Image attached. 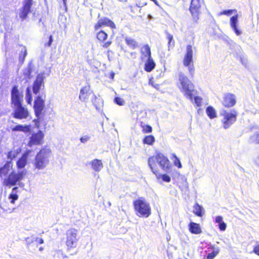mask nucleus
Segmentation results:
<instances>
[{
    "mask_svg": "<svg viewBox=\"0 0 259 259\" xmlns=\"http://www.w3.org/2000/svg\"><path fill=\"white\" fill-rule=\"evenodd\" d=\"M110 52H112L110 50H108V52H107V56H108V58L109 60H110L109 53Z\"/></svg>",
    "mask_w": 259,
    "mask_h": 259,
    "instance_id": "nucleus-60",
    "label": "nucleus"
},
{
    "mask_svg": "<svg viewBox=\"0 0 259 259\" xmlns=\"http://www.w3.org/2000/svg\"><path fill=\"white\" fill-rule=\"evenodd\" d=\"M13 166L12 162L11 161H7L3 166L0 167V178L7 177L10 171L11 168Z\"/></svg>",
    "mask_w": 259,
    "mask_h": 259,
    "instance_id": "nucleus-21",
    "label": "nucleus"
},
{
    "mask_svg": "<svg viewBox=\"0 0 259 259\" xmlns=\"http://www.w3.org/2000/svg\"><path fill=\"white\" fill-rule=\"evenodd\" d=\"M53 41V36L52 35H50L49 37V41H48V42H47L45 44V46L46 47H50L52 44Z\"/></svg>",
    "mask_w": 259,
    "mask_h": 259,
    "instance_id": "nucleus-50",
    "label": "nucleus"
},
{
    "mask_svg": "<svg viewBox=\"0 0 259 259\" xmlns=\"http://www.w3.org/2000/svg\"><path fill=\"white\" fill-rule=\"evenodd\" d=\"M97 96L94 94H92V98H91V101L93 103V104L94 105V106L96 107V109H97V105L96 104V100L97 99Z\"/></svg>",
    "mask_w": 259,
    "mask_h": 259,
    "instance_id": "nucleus-49",
    "label": "nucleus"
},
{
    "mask_svg": "<svg viewBox=\"0 0 259 259\" xmlns=\"http://www.w3.org/2000/svg\"><path fill=\"white\" fill-rule=\"evenodd\" d=\"M236 103V96L235 95L227 93L223 95L222 104L225 107H233Z\"/></svg>",
    "mask_w": 259,
    "mask_h": 259,
    "instance_id": "nucleus-13",
    "label": "nucleus"
},
{
    "mask_svg": "<svg viewBox=\"0 0 259 259\" xmlns=\"http://www.w3.org/2000/svg\"><path fill=\"white\" fill-rule=\"evenodd\" d=\"M195 103L196 104L197 106L199 107L201 105V100L202 99L199 96H195L194 98Z\"/></svg>",
    "mask_w": 259,
    "mask_h": 259,
    "instance_id": "nucleus-48",
    "label": "nucleus"
},
{
    "mask_svg": "<svg viewBox=\"0 0 259 259\" xmlns=\"http://www.w3.org/2000/svg\"><path fill=\"white\" fill-rule=\"evenodd\" d=\"M253 251L255 254L259 255V244L254 247Z\"/></svg>",
    "mask_w": 259,
    "mask_h": 259,
    "instance_id": "nucleus-53",
    "label": "nucleus"
},
{
    "mask_svg": "<svg viewBox=\"0 0 259 259\" xmlns=\"http://www.w3.org/2000/svg\"><path fill=\"white\" fill-rule=\"evenodd\" d=\"M156 161L157 162L156 154L155 156L150 157L148 159V165L154 174L155 171H158L157 169L154 167L156 165Z\"/></svg>",
    "mask_w": 259,
    "mask_h": 259,
    "instance_id": "nucleus-31",
    "label": "nucleus"
},
{
    "mask_svg": "<svg viewBox=\"0 0 259 259\" xmlns=\"http://www.w3.org/2000/svg\"><path fill=\"white\" fill-rule=\"evenodd\" d=\"M103 26H109L111 28H115V25L114 22L106 17L102 18L98 20V22L95 25V30H98Z\"/></svg>",
    "mask_w": 259,
    "mask_h": 259,
    "instance_id": "nucleus-18",
    "label": "nucleus"
},
{
    "mask_svg": "<svg viewBox=\"0 0 259 259\" xmlns=\"http://www.w3.org/2000/svg\"><path fill=\"white\" fill-rule=\"evenodd\" d=\"M166 38L168 39V50H169L170 48H173L175 46V41L173 38V36L169 33L168 32H166Z\"/></svg>",
    "mask_w": 259,
    "mask_h": 259,
    "instance_id": "nucleus-40",
    "label": "nucleus"
},
{
    "mask_svg": "<svg viewBox=\"0 0 259 259\" xmlns=\"http://www.w3.org/2000/svg\"><path fill=\"white\" fill-rule=\"evenodd\" d=\"M46 78L45 72H40L38 73L32 85V92L35 95H37L41 90L44 88V80Z\"/></svg>",
    "mask_w": 259,
    "mask_h": 259,
    "instance_id": "nucleus-10",
    "label": "nucleus"
},
{
    "mask_svg": "<svg viewBox=\"0 0 259 259\" xmlns=\"http://www.w3.org/2000/svg\"><path fill=\"white\" fill-rule=\"evenodd\" d=\"M15 209V208H13V211Z\"/></svg>",
    "mask_w": 259,
    "mask_h": 259,
    "instance_id": "nucleus-64",
    "label": "nucleus"
},
{
    "mask_svg": "<svg viewBox=\"0 0 259 259\" xmlns=\"http://www.w3.org/2000/svg\"><path fill=\"white\" fill-rule=\"evenodd\" d=\"M230 25L231 29L237 36L242 34V30L239 28L238 15L236 14L230 18Z\"/></svg>",
    "mask_w": 259,
    "mask_h": 259,
    "instance_id": "nucleus-17",
    "label": "nucleus"
},
{
    "mask_svg": "<svg viewBox=\"0 0 259 259\" xmlns=\"http://www.w3.org/2000/svg\"><path fill=\"white\" fill-rule=\"evenodd\" d=\"M36 241L40 244L44 243V240L42 238H36Z\"/></svg>",
    "mask_w": 259,
    "mask_h": 259,
    "instance_id": "nucleus-55",
    "label": "nucleus"
},
{
    "mask_svg": "<svg viewBox=\"0 0 259 259\" xmlns=\"http://www.w3.org/2000/svg\"><path fill=\"white\" fill-rule=\"evenodd\" d=\"M220 114L223 117L222 120L223 127L228 129L236 121L238 113L235 109H223L220 111Z\"/></svg>",
    "mask_w": 259,
    "mask_h": 259,
    "instance_id": "nucleus-5",
    "label": "nucleus"
},
{
    "mask_svg": "<svg viewBox=\"0 0 259 259\" xmlns=\"http://www.w3.org/2000/svg\"><path fill=\"white\" fill-rule=\"evenodd\" d=\"M126 44L131 48L135 49L138 47L137 42L131 37H126L125 38Z\"/></svg>",
    "mask_w": 259,
    "mask_h": 259,
    "instance_id": "nucleus-37",
    "label": "nucleus"
},
{
    "mask_svg": "<svg viewBox=\"0 0 259 259\" xmlns=\"http://www.w3.org/2000/svg\"><path fill=\"white\" fill-rule=\"evenodd\" d=\"M240 61L242 65H243L245 67H247V61L245 59L240 57Z\"/></svg>",
    "mask_w": 259,
    "mask_h": 259,
    "instance_id": "nucleus-54",
    "label": "nucleus"
},
{
    "mask_svg": "<svg viewBox=\"0 0 259 259\" xmlns=\"http://www.w3.org/2000/svg\"><path fill=\"white\" fill-rule=\"evenodd\" d=\"M143 132L145 133H150L152 132V128L149 125H145L143 126Z\"/></svg>",
    "mask_w": 259,
    "mask_h": 259,
    "instance_id": "nucleus-47",
    "label": "nucleus"
},
{
    "mask_svg": "<svg viewBox=\"0 0 259 259\" xmlns=\"http://www.w3.org/2000/svg\"><path fill=\"white\" fill-rule=\"evenodd\" d=\"M206 112L207 116L210 118L213 119L217 117L215 110L211 106H208L206 109Z\"/></svg>",
    "mask_w": 259,
    "mask_h": 259,
    "instance_id": "nucleus-35",
    "label": "nucleus"
},
{
    "mask_svg": "<svg viewBox=\"0 0 259 259\" xmlns=\"http://www.w3.org/2000/svg\"><path fill=\"white\" fill-rule=\"evenodd\" d=\"M23 102V94L18 89V85H14L11 90V107L22 105Z\"/></svg>",
    "mask_w": 259,
    "mask_h": 259,
    "instance_id": "nucleus-7",
    "label": "nucleus"
},
{
    "mask_svg": "<svg viewBox=\"0 0 259 259\" xmlns=\"http://www.w3.org/2000/svg\"><path fill=\"white\" fill-rule=\"evenodd\" d=\"M20 151V150L18 151V150L9 151L7 155L8 159L9 160V161L12 162V160L17 156Z\"/></svg>",
    "mask_w": 259,
    "mask_h": 259,
    "instance_id": "nucleus-38",
    "label": "nucleus"
},
{
    "mask_svg": "<svg viewBox=\"0 0 259 259\" xmlns=\"http://www.w3.org/2000/svg\"><path fill=\"white\" fill-rule=\"evenodd\" d=\"M18 187H14L12 188L11 193L8 196V199L12 204H14L15 201L18 200L19 196L17 194Z\"/></svg>",
    "mask_w": 259,
    "mask_h": 259,
    "instance_id": "nucleus-26",
    "label": "nucleus"
},
{
    "mask_svg": "<svg viewBox=\"0 0 259 259\" xmlns=\"http://www.w3.org/2000/svg\"><path fill=\"white\" fill-rule=\"evenodd\" d=\"M155 65L152 58H148L145 63L144 69L146 71L150 72L154 69Z\"/></svg>",
    "mask_w": 259,
    "mask_h": 259,
    "instance_id": "nucleus-27",
    "label": "nucleus"
},
{
    "mask_svg": "<svg viewBox=\"0 0 259 259\" xmlns=\"http://www.w3.org/2000/svg\"><path fill=\"white\" fill-rule=\"evenodd\" d=\"M148 18L149 19H151L152 18V16L151 15H148Z\"/></svg>",
    "mask_w": 259,
    "mask_h": 259,
    "instance_id": "nucleus-62",
    "label": "nucleus"
},
{
    "mask_svg": "<svg viewBox=\"0 0 259 259\" xmlns=\"http://www.w3.org/2000/svg\"><path fill=\"white\" fill-rule=\"evenodd\" d=\"M112 43V41H110V40H108L107 41H106V42H105L102 47L104 48H108L111 44Z\"/></svg>",
    "mask_w": 259,
    "mask_h": 259,
    "instance_id": "nucleus-51",
    "label": "nucleus"
},
{
    "mask_svg": "<svg viewBox=\"0 0 259 259\" xmlns=\"http://www.w3.org/2000/svg\"><path fill=\"white\" fill-rule=\"evenodd\" d=\"M152 1H153V2L155 3V4H156L157 6H159L158 3V2H157L156 0H155H155H153Z\"/></svg>",
    "mask_w": 259,
    "mask_h": 259,
    "instance_id": "nucleus-61",
    "label": "nucleus"
},
{
    "mask_svg": "<svg viewBox=\"0 0 259 259\" xmlns=\"http://www.w3.org/2000/svg\"><path fill=\"white\" fill-rule=\"evenodd\" d=\"M183 63L185 66L188 67L189 72L192 76L194 73V67L193 64L191 65L193 63V50L191 45H189L187 46L186 53L184 58Z\"/></svg>",
    "mask_w": 259,
    "mask_h": 259,
    "instance_id": "nucleus-9",
    "label": "nucleus"
},
{
    "mask_svg": "<svg viewBox=\"0 0 259 259\" xmlns=\"http://www.w3.org/2000/svg\"><path fill=\"white\" fill-rule=\"evenodd\" d=\"M156 159L161 168L166 172H169L171 164L168 158L161 153H157Z\"/></svg>",
    "mask_w": 259,
    "mask_h": 259,
    "instance_id": "nucleus-11",
    "label": "nucleus"
},
{
    "mask_svg": "<svg viewBox=\"0 0 259 259\" xmlns=\"http://www.w3.org/2000/svg\"><path fill=\"white\" fill-rule=\"evenodd\" d=\"M40 118L37 117V119H35L33 120V121L35 122V124H37L39 122V119Z\"/></svg>",
    "mask_w": 259,
    "mask_h": 259,
    "instance_id": "nucleus-57",
    "label": "nucleus"
},
{
    "mask_svg": "<svg viewBox=\"0 0 259 259\" xmlns=\"http://www.w3.org/2000/svg\"><path fill=\"white\" fill-rule=\"evenodd\" d=\"M44 137V134L43 132L39 130L37 133H33L31 135L27 145L31 147L33 145H40Z\"/></svg>",
    "mask_w": 259,
    "mask_h": 259,
    "instance_id": "nucleus-14",
    "label": "nucleus"
},
{
    "mask_svg": "<svg viewBox=\"0 0 259 259\" xmlns=\"http://www.w3.org/2000/svg\"><path fill=\"white\" fill-rule=\"evenodd\" d=\"M12 131L13 132H23L24 133H29L31 131V126L29 125H22V124H18L15 125L12 128Z\"/></svg>",
    "mask_w": 259,
    "mask_h": 259,
    "instance_id": "nucleus-25",
    "label": "nucleus"
},
{
    "mask_svg": "<svg viewBox=\"0 0 259 259\" xmlns=\"http://www.w3.org/2000/svg\"><path fill=\"white\" fill-rule=\"evenodd\" d=\"M51 150L49 148H42L35 155L33 162L34 167L38 170L45 168L49 164Z\"/></svg>",
    "mask_w": 259,
    "mask_h": 259,
    "instance_id": "nucleus-2",
    "label": "nucleus"
},
{
    "mask_svg": "<svg viewBox=\"0 0 259 259\" xmlns=\"http://www.w3.org/2000/svg\"><path fill=\"white\" fill-rule=\"evenodd\" d=\"M172 155L174 158H175L174 160L175 165L179 168H182V165L181 163L179 158L177 156V155L175 154H174Z\"/></svg>",
    "mask_w": 259,
    "mask_h": 259,
    "instance_id": "nucleus-44",
    "label": "nucleus"
},
{
    "mask_svg": "<svg viewBox=\"0 0 259 259\" xmlns=\"http://www.w3.org/2000/svg\"><path fill=\"white\" fill-rule=\"evenodd\" d=\"M133 205L136 214L139 217L147 218L151 214L150 204L144 197H140L133 202Z\"/></svg>",
    "mask_w": 259,
    "mask_h": 259,
    "instance_id": "nucleus-4",
    "label": "nucleus"
},
{
    "mask_svg": "<svg viewBox=\"0 0 259 259\" xmlns=\"http://www.w3.org/2000/svg\"><path fill=\"white\" fill-rule=\"evenodd\" d=\"M108 37V34L103 30H100L97 34L98 39L102 42L104 41Z\"/></svg>",
    "mask_w": 259,
    "mask_h": 259,
    "instance_id": "nucleus-41",
    "label": "nucleus"
},
{
    "mask_svg": "<svg viewBox=\"0 0 259 259\" xmlns=\"http://www.w3.org/2000/svg\"><path fill=\"white\" fill-rule=\"evenodd\" d=\"M188 227L189 231L192 234H199L202 233V230L199 224L191 222L188 225Z\"/></svg>",
    "mask_w": 259,
    "mask_h": 259,
    "instance_id": "nucleus-24",
    "label": "nucleus"
},
{
    "mask_svg": "<svg viewBox=\"0 0 259 259\" xmlns=\"http://www.w3.org/2000/svg\"><path fill=\"white\" fill-rule=\"evenodd\" d=\"M92 94H93V91L91 90L90 86L88 84L80 89L79 99L81 102H87L89 96Z\"/></svg>",
    "mask_w": 259,
    "mask_h": 259,
    "instance_id": "nucleus-19",
    "label": "nucleus"
},
{
    "mask_svg": "<svg viewBox=\"0 0 259 259\" xmlns=\"http://www.w3.org/2000/svg\"><path fill=\"white\" fill-rule=\"evenodd\" d=\"M143 142L144 144L151 145L155 142V138L152 135L146 136L143 139Z\"/></svg>",
    "mask_w": 259,
    "mask_h": 259,
    "instance_id": "nucleus-39",
    "label": "nucleus"
},
{
    "mask_svg": "<svg viewBox=\"0 0 259 259\" xmlns=\"http://www.w3.org/2000/svg\"><path fill=\"white\" fill-rule=\"evenodd\" d=\"M154 174L158 180L161 179L163 181L167 183H169L171 181V178L167 174H160L158 172V170L155 171Z\"/></svg>",
    "mask_w": 259,
    "mask_h": 259,
    "instance_id": "nucleus-34",
    "label": "nucleus"
},
{
    "mask_svg": "<svg viewBox=\"0 0 259 259\" xmlns=\"http://www.w3.org/2000/svg\"><path fill=\"white\" fill-rule=\"evenodd\" d=\"M42 249V247H40V248H39V250H41Z\"/></svg>",
    "mask_w": 259,
    "mask_h": 259,
    "instance_id": "nucleus-63",
    "label": "nucleus"
},
{
    "mask_svg": "<svg viewBox=\"0 0 259 259\" xmlns=\"http://www.w3.org/2000/svg\"><path fill=\"white\" fill-rule=\"evenodd\" d=\"M91 139V137L89 135H84L80 138V141L81 143L85 144Z\"/></svg>",
    "mask_w": 259,
    "mask_h": 259,
    "instance_id": "nucleus-46",
    "label": "nucleus"
},
{
    "mask_svg": "<svg viewBox=\"0 0 259 259\" xmlns=\"http://www.w3.org/2000/svg\"><path fill=\"white\" fill-rule=\"evenodd\" d=\"M179 88L185 96L193 100L194 85L191 80L182 72L179 74Z\"/></svg>",
    "mask_w": 259,
    "mask_h": 259,
    "instance_id": "nucleus-3",
    "label": "nucleus"
},
{
    "mask_svg": "<svg viewBox=\"0 0 259 259\" xmlns=\"http://www.w3.org/2000/svg\"><path fill=\"white\" fill-rule=\"evenodd\" d=\"M34 68L32 61L31 60L29 62L27 66L23 70V75L24 76V79L25 80V82L28 81L32 77L31 73Z\"/></svg>",
    "mask_w": 259,
    "mask_h": 259,
    "instance_id": "nucleus-20",
    "label": "nucleus"
},
{
    "mask_svg": "<svg viewBox=\"0 0 259 259\" xmlns=\"http://www.w3.org/2000/svg\"><path fill=\"white\" fill-rule=\"evenodd\" d=\"M25 100L28 104H31L32 101V95L31 93V89L28 87L25 91Z\"/></svg>",
    "mask_w": 259,
    "mask_h": 259,
    "instance_id": "nucleus-36",
    "label": "nucleus"
},
{
    "mask_svg": "<svg viewBox=\"0 0 259 259\" xmlns=\"http://www.w3.org/2000/svg\"><path fill=\"white\" fill-rule=\"evenodd\" d=\"M114 103L119 106H122L124 104L125 102L123 99L121 98L116 97L114 99Z\"/></svg>",
    "mask_w": 259,
    "mask_h": 259,
    "instance_id": "nucleus-45",
    "label": "nucleus"
},
{
    "mask_svg": "<svg viewBox=\"0 0 259 259\" xmlns=\"http://www.w3.org/2000/svg\"><path fill=\"white\" fill-rule=\"evenodd\" d=\"M41 22L42 23V25L43 28L46 29V26L45 25V20H42V19L41 18H40L39 19V22H38V24L39 26H40V23H41Z\"/></svg>",
    "mask_w": 259,
    "mask_h": 259,
    "instance_id": "nucleus-52",
    "label": "nucleus"
},
{
    "mask_svg": "<svg viewBox=\"0 0 259 259\" xmlns=\"http://www.w3.org/2000/svg\"><path fill=\"white\" fill-rule=\"evenodd\" d=\"M237 10L236 9H229V10H224L222 12H220V15H227V16H231L234 13H236Z\"/></svg>",
    "mask_w": 259,
    "mask_h": 259,
    "instance_id": "nucleus-43",
    "label": "nucleus"
},
{
    "mask_svg": "<svg viewBox=\"0 0 259 259\" xmlns=\"http://www.w3.org/2000/svg\"><path fill=\"white\" fill-rule=\"evenodd\" d=\"M27 162L28 155L26 154H23L22 156L18 159L16 162V166L18 170L24 169V167L27 165Z\"/></svg>",
    "mask_w": 259,
    "mask_h": 259,
    "instance_id": "nucleus-23",
    "label": "nucleus"
},
{
    "mask_svg": "<svg viewBox=\"0 0 259 259\" xmlns=\"http://www.w3.org/2000/svg\"><path fill=\"white\" fill-rule=\"evenodd\" d=\"M212 250L211 252L208 253L206 255L207 259H213L220 251V249L218 247H215L214 245H211L210 247Z\"/></svg>",
    "mask_w": 259,
    "mask_h": 259,
    "instance_id": "nucleus-30",
    "label": "nucleus"
},
{
    "mask_svg": "<svg viewBox=\"0 0 259 259\" xmlns=\"http://www.w3.org/2000/svg\"><path fill=\"white\" fill-rule=\"evenodd\" d=\"M27 174L26 169L22 170H12L9 174L3 179L2 184L5 187L9 188L12 187H18L23 188L24 184L22 182Z\"/></svg>",
    "mask_w": 259,
    "mask_h": 259,
    "instance_id": "nucleus-1",
    "label": "nucleus"
},
{
    "mask_svg": "<svg viewBox=\"0 0 259 259\" xmlns=\"http://www.w3.org/2000/svg\"><path fill=\"white\" fill-rule=\"evenodd\" d=\"M200 8V3L199 0H191L189 10L194 21H197L199 19Z\"/></svg>",
    "mask_w": 259,
    "mask_h": 259,
    "instance_id": "nucleus-16",
    "label": "nucleus"
},
{
    "mask_svg": "<svg viewBox=\"0 0 259 259\" xmlns=\"http://www.w3.org/2000/svg\"><path fill=\"white\" fill-rule=\"evenodd\" d=\"M89 164L91 165L92 169L97 172L100 171L103 168V164L102 161L98 159L93 160Z\"/></svg>",
    "mask_w": 259,
    "mask_h": 259,
    "instance_id": "nucleus-22",
    "label": "nucleus"
},
{
    "mask_svg": "<svg viewBox=\"0 0 259 259\" xmlns=\"http://www.w3.org/2000/svg\"><path fill=\"white\" fill-rule=\"evenodd\" d=\"M215 222L218 224L219 229L221 231H224L226 229L227 225L223 221V217L219 215L215 218Z\"/></svg>",
    "mask_w": 259,
    "mask_h": 259,
    "instance_id": "nucleus-28",
    "label": "nucleus"
},
{
    "mask_svg": "<svg viewBox=\"0 0 259 259\" xmlns=\"http://www.w3.org/2000/svg\"><path fill=\"white\" fill-rule=\"evenodd\" d=\"M27 55L26 48L23 46L19 55V64L22 65L25 61V58Z\"/></svg>",
    "mask_w": 259,
    "mask_h": 259,
    "instance_id": "nucleus-32",
    "label": "nucleus"
},
{
    "mask_svg": "<svg viewBox=\"0 0 259 259\" xmlns=\"http://www.w3.org/2000/svg\"><path fill=\"white\" fill-rule=\"evenodd\" d=\"M255 163L259 166V156L255 160Z\"/></svg>",
    "mask_w": 259,
    "mask_h": 259,
    "instance_id": "nucleus-59",
    "label": "nucleus"
},
{
    "mask_svg": "<svg viewBox=\"0 0 259 259\" xmlns=\"http://www.w3.org/2000/svg\"><path fill=\"white\" fill-rule=\"evenodd\" d=\"M115 73L113 72H111L110 74V78L111 79H113L114 77Z\"/></svg>",
    "mask_w": 259,
    "mask_h": 259,
    "instance_id": "nucleus-58",
    "label": "nucleus"
},
{
    "mask_svg": "<svg viewBox=\"0 0 259 259\" xmlns=\"http://www.w3.org/2000/svg\"><path fill=\"white\" fill-rule=\"evenodd\" d=\"M13 112L11 114L13 118L22 120L26 119L29 116V112L28 109L22 105H20L12 107Z\"/></svg>",
    "mask_w": 259,
    "mask_h": 259,
    "instance_id": "nucleus-8",
    "label": "nucleus"
},
{
    "mask_svg": "<svg viewBox=\"0 0 259 259\" xmlns=\"http://www.w3.org/2000/svg\"><path fill=\"white\" fill-rule=\"evenodd\" d=\"M33 0H25L23 2V6L20 9L19 17L22 21L25 20L28 14L31 12Z\"/></svg>",
    "mask_w": 259,
    "mask_h": 259,
    "instance_id": "nucleus-12",
    "label": "nucleus"
},
{
    "mask_svg": "<svg viewBox=\"0 0 259 259\" xmlns=\"http://www.w3.org/2000/svg\"><path fill=\"white\" fill-rule=\"evenodd\" d=\"M250 142L256 144H259V134L255 133L250 137Z\"/></svg>",
    "mask_w": 259,
    "mask_h": 259,
    "instance_id": "nucleus-42",
    "label": "nucleus"
},
{
    "mask_svg": "<svg viewBox=\"0 0 259 259\" xmlns=\"http://www.w3.org/2000/svg\"><path fill=\"white\" fill-rule=\"evenodd\" d=\"M64 7L66 11H67V0H62Z\"/></svg>",
    "mask_w": 259,
    "mask_h": 259,
    "instance_id": "nucleus-56",
    "label": "nucleus"
},
{
    "mask_svg": "<svg viewBox=\"0 0 259 259\" xmlns=\"http://www.w3.org/2000/svg\"><path fill=\"white\" fill-rule=\"evenodd\" d=\"M77 230L74 229H71L67 231V240L66 245L68 247H75L76 239Z\"/></svg>",
    "mask_w": 259,
    "mask_h": 259,
    "instance_id": "nucleus-15",
    "label": "nucleus"
},
{
    "mask_svg": "<svg viewBox=\"0 0 259 259\" xmlns=\"http://www.w3.org/2000/svg\"><path fill=\"white\" fill-rule=\"evenodd\" d=\"M141 52L145 57H148V58H151V49L148 45H144L141 49Z\"/></svg>",
    "mask_w": 259,
    "mask_h": 259,
    "instance_id": "nucleus-33",
    "label": "nucleus"
},
{
    "mask_svg": "<svg viewBox=\"0 0 259 259\" xmlns=\"http://www.w3.org/2000/svg\"><path fill=\"white\" fill-rule=\"evenodd\" d=\"M46 97V94L42 91L34 99L33 108L36 117L41 118L42 112L45 107V101Z\"/></svg>",
    "mask_w": 259,
    "mask_h": 259,
    "instance_id": "nucleus-6",
    "label": "nucleus"
},
{
    "mask_svg": "<svg viewBox=\"0 0 259 259\" xmlns=\"http://www.w3.org/2000/svg\"><path fill=\"white\" fill-rule=\"evenodd\" d=\"M203 207L196 203L193 206V212L198 217H201L204 214Z\"/></svg>",
    "mask_w": 259,
    "mask_h": 259,
    "instance_id": "nucleus-29",
    "label": "nucleus"
}]
</instances>
